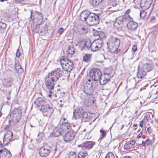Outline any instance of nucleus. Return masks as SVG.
I'll return each instance as SVG.
<instances>
[{"mask_svg": "<svg viewBox=\"0 0 158 158\" xmlns=\"http://www.w3.org/2000/svg\"><path fill=\"white\" fill-rule=\"evenodd\" d=\"M95 143L93 141H88L84 142L82 145L86 149H89L91 148L95 145Z\"/></svg>", "mask_w": 158, "mask_h": 158, "instance_id": "nucleus-26", "label": "nucleus"}, {"mask_svg": "<svg viewBox=\"0 0 158 158\" xmlns=\"http://www.w3.org/2000/svg\"><path fill=\"white\" fill-rule=\"evenodd\" d=\"M146 61L149 62L144 64L142 67L145 70V71L148 72L151 71L152 69L153 64L148 59H146Z\"/></svg>", "mask_w": 158, "mask_h": 158, "instance_id": "nucleus-16", "label": "nucleus"}, {"mask_svg": "<svg viewBox=\"0 0 158 158\" xmlns=\"http://www.w3.org/2000/svg\"><path fill=\"white\" fill-rule=\"evenodd\" d=\"M104 77H109L110 78V79L111 78V77L110 75H108L106 76V74H104L103 75Z\"/></svg>", "mask_w": 158, "mask_h": 158, "instance_id": "nucleus-62", "label": "nucleus"}, {"mask_svg": "<svg viewBox=\"0 0 158 158\" xmlns=\"http://www.w3.org/2000/svg\"><path fill=\"white\" fill-rule=\"evenodd\" d=\"M4 85L6 87H10L11 85V82L10 80H6L5 81Z\"/></svg>", "mask_w": 158, "mask_h": 158, "instance_id": "nucleus-42", "label": "nucleus"}, {"mask_svg": "<svg viewBox=\"0 0 158 158\" xmlns=\"http://www.w3.org/2000/svg\"><path fill=\"white\" fill-rule=\"evenodd\" d=\"M52 151V148L48 145H45L40 148L39 151L40 156L44 157L48 156Z\"/></svg>", "mask_w": 158, "mask_h": 158, "instance_id": "nucleus-10", "label": "nucleus"}, {"mask_svg": "<svg viewBox=\"0 0 158 158\" xmlns=\"http://www.w3.org/2000/svg\"><path fill=\"white\" fill-rule=\"evenodd\" d=\"M85 112V111L84 108L82 107H78L74 110L73 117L76 119L81 118Z\"/></svg>", "mask_w": 158, "mask_h": 158, "instance_id": "nucleus-13", "label": "nucleus"}, {"mask_svg": "<svg viewBox=\"0 0 158 158\" xmlns=\"http://www.w3.org/2000/svg\"><path fill=\"white\" fill-rule=\"evenodd\" d=\"M31 17L34 21L36 23V25H39L42 24L43 23V15L40 12L37 11H35L33 12V10H31Z\"/></svg>", "mask_w": 158, "mask_h": 158, "instance_id": "nucleus-5", "label": "nucleus"}, {"mask_svg": "<svg viewBox=\"0 0 158 158\" xmlns=\"http://www.w3.org/2000/svg\"><path fill=\"white\" fill-rule=\"evenodd\" d=\"M90 41L81 40L78 43L79 48L81 51L90 48Z\"/></svg>", "mask_w": 158, "mask_h": 158, "instance_id": "nucleus-14", "label": "nucleus"}, {"mask_svg": "<svg viewBox=\"0 0 158 158\" xmlns=\"http://www.w3.org/2000/svg\"><path fill=\"white\" fill-rule=\"evenodd\" d=\"M147 131L149 133L152 132V129L150 127H149L147 128Z\"/></svg>", "mask_w": 158, "mask_h": 158, "instance_id": "nucleus-56", "label": "nucleus"}, {"mask_svg": "<svg viewBox=\"0 0 158 158\" xmlns=\"http://www.w3.org/2000/svg\"><path fill=\"white\" fill-rule=\"evenodd\" d=\"M63 106V105L62 104H60V105L59 106L60 107V108H62Z\"/></svg>", "mask_w": 158, "mask_h": 158, "instance_id": "nucleus-64", "label": "nucleus"}, {"mask_svg": "<svg viewBox=\"0 0 158 158\" xmlns=\"http://www.w3.org/2000/svg\"><path fill=\"white\" fill-rule=\"evenodd\" d=\"M105 158H115V156L112 152H110L107 154Z\"/></svg>", "mask_w": 158, "mask_h": 158, "instance_id": "nucleus-45", "label": "nucleus"}, {"mask_svg": "<svg viewBox=\"0 0 158 158\" xmlns=\"http://www.w3.org/2000/svg\"><path fill=\"white\" fill-rule=\"evenodd\" d=\"M90 13V12L88 10L83 11L80 15V19L83 21H86L87 23Z\"/></svg>", "mask_w": 158, "mask_h": 158, "instance_id": "nucleus-22", "label": "nucleus"}, {"mask_svg": "<svg viewBox=\"0 0 158 158\" xmlns=\"http://www.w3.org/2000/svg\"><path fill=\"white\" fill-rule=\"evenodd\" d=\"M63 127L64 129H70L71 124H70L68 122H63L62 123Z\"/></svg>", "mask_w": 158, "mask_h": 158, "instance_id": "nucleus-39", "label": "nucleus"}, {"mask_svg": "<svg viewBox=\"0 0 158 158\" xmlns=\"http://www.w3.org/2000/svg\"><path fill=\"white\" fill-rule=\"evenodd\" d=\"M155 17L154 16H152L150 18V21L152 22H153V20H155Z\"/></svg>", "mask_w": 158, "mask_h": 158, "instance_id": "nucleus-59", "label": "nucleus"}, {"mask_svg": "<svg viewBox=\"0 0 158 158\" xmlns=\"http://www.w3.org/2000/svg\"><path fill=\"white\" fill-rule=\"evenodd\" d=\"M118 47L115 48L113 47L112 49H109L110 52H114L115 54H118L120 51V49L118 48Z\"/></svg>", "mask_w": 158, "mask_h": 158, "instance_id": "nucleus-40", "label": "nucleus"}, {"mask_svg": "<svg viewBox=\"0 0 158 158\" xmlns=\"http://www.w3.org/2000/svg\"><path fill=\"white\" fill-rule=\"evenodd\" d=\"M13 68L15 69L18 73H21L22 71L21 66L18 60H15L14 65L11 66Z\"/></svg>", "mask_w": 158, "mask_h": 158, "instance_id": "nucleus-24", "label": "nucleus"}, {"mask_svg": "<svg viewBox=\"0 0 158 158\" xmlns=\"http://www.w3.org/2000/svg\"><path fill=\"white\" fill-rule=\"evenodd\" d=\"M103 0H90V2L93 7L98 6Z\"/></svg>", "mask_w": 158, "mask_h": 158, "instance_id": "nucleus-30", "label": "nucleus"}, {"mask_svg": "<svg viewBox=\"0 0 158 158\" xmlns=\"http://www.w3.org/2000/svg\"><path fill=\"white\" fill-rule=\"evenodd\" d=\"M6 24L5 23L0 22V28L4 29L6 28Z\"/></svg>", "mask_w": 158, "mask_h": 158, "instance_id": "nucleus-48", "label": "nucleus"}, {"mask_svg": "<svg viewBox=\"0 0 158 158\" xmlns=\"http://www.w3.org/2000/svg\"><path fill=\"white\" fill-rule=\"evenodd\" d=\"M142 132H140V133L139 134V135L137 136V138L138 139L140 138L142 136Z\"/></svg>", "mask_w": 158, "mask_h": 158, "instance_id": "nucleus-57", "label": "nucleus"}, {"mask_svg": "<svg viewBox=\"0 0 158 158\" xmlns=\"http://www.w3.org/2000/svg\"><path fill=\"white\" fill-rule=\"evenodd\" d=\"M143 121L142 120L140 122V124H139V126L141 127H143Z\"/></svg>", "mask_w": 158, "mask_h": 158, "instance_id": "nucleus-58", "label": "nucleus"}, {"mask_svg": "<svg viewBox=\"0 0 158 158\" xmlns=\"http://www.w3.org/2000/svg\"><path fill=\"white\" fill-rule=\"evenodd\" d=\"M96 83L94 81H91L90 79L86 81L83 85L84 93L87 95H91L96 88Z\"/></svg>", "mask_w": 158, "mask_h": 158, "instance_id": "nucleus-3", "label": "nucleus"}, {"mask_svg": "<svg viewBox=\"0 0 158 158\" xmlns=\"http://www.w3.org/2000/svg\"><path fill=\"white\" fill-rule=\"evenodd\" d=\"M23 1L24 0H15L14 2L16 4L21 3L23 2Z\"/></svg>", "mask_w": 158, "mask_h": 158, "instance_id": "nucleus-53", "label": "nucleus"}, {"mask_svg": "<svg viewBox=\"0 0 158 158\" xmlns=\"http://www.w3.org/2000/svg\"><path fill=\"white\" fill-rule=\"evenodd\" d=\"M148 4H149L150 5L152 3V0H145Z\"/></svg>", "mask_w": 158, "mask_h": 158, "instance_id": "nucleus-55", "label": "nucleus"}, {"mask_svg": "<svg viewBox=\"0 0 158 158\" xmlns=\"http://www.w3.org/2000/svg\"><path fill=\"white\" fill-rule=\"evenodd\" d=\"M73 132V131H68L64 135L63 139L65 142H70L73 139L75 134Z\"/></svg>", "mask_w": 158, "mask_h": 158, "instance_id": "nucleus-15", "label": "nucleus"}, {"mask_svg": "<svg viewBox=\"0 0 158 158\" xmlns=\"http://www.w3.org/2000/svg\"><path fill=\"white\" fill-rule=\"evenodd\" d=\"M146 145L148 146L151 144L152 141L149 139H148L146 140Z\"/></svg>", "mask_w": 158, "mask_h": 158, "instance_id": "nucleus-50", "label": "nucleus"}, {"mask_svg": "<svg viewBox=\"0 0 158 158\" xmlns=\"http://www.w3.org/2000/svg\"><path fill=\"white\" fill-rule=\"evenodd\" d=\"M16 55L17 57H19L20 56V53L19 52H17Z\"/></svg>", "mask_w": 158, "mask_h": 158, "instance_id": "nucleus-61", "label": "nucleus"}, {"mask_svg": "<svg viewBox=\"0 0 158 158\" xmlns=\"http://www.w3.org/2000/svg\"><path fill=\"white\" fill-rule=\"evenodd\" d=\"M63 71L60 68L55 69L48 76L44 78V83L47 88L49 90L48 96L51 97L52 93L55 82L63 75Z\"/></svg>", "mask_w": 158, "mask_h": 158, "instance_id": "nucleus-1", "label": "nucleus"}, {"mask_svg": "<svg viewBox=\"0 0 158 158\" xmlns=\"http://www.w3.org/2000/svg\"><path fill=\"white\" fill-rule=\"evenodd\" d=\"M22 111L19 107L15 108L9 114V122L12 123L14 125L18 123L21 118Z\"/></svg>", "mask_w": 158, "mask_h": 158, "instance_id": "nucleus-2", "label": "nucleus"}, {"mask_svg": "<svg viewBox=\"0 0 158 158\" xmlns=\"http://www.w3.org/2000/svg\"><path fill=\"white\" fill-rule=\"evenodd\" d=\"M137 47L136 45H134L132 47V50L133 52H135L137 51Z\"/></svg>", "mask_w": 158, "mask_h": 158, "instance_id": "nucleus-52", "label": "nucleus"}, {"mask_svg": "<svg viewBox=\"0 0 158 158\" xmlns=\"http://www.w3.org/2000/svg\"><path fill=\"white\" fill-rule=\"evenodd\" d=\"M79 129V127L78 125L74 124V123H73L71 124L70 130L69 131H73V133H75Z\"/></svg>", "mask_w": 158, "mask_h": 158, "instance_id": "nucleus-34", "label": "nucleus"}, {"mask_svg": "<svg viewBox=\"0 0 158 158\" xmlns=\"http://www.w3.org/2000/svg\"><path fill=\"white\" fill-rule=\"evenodd\" d=\"M127 27L129 29L134 31L138 27V23L134 21H130L128 23Z\"/></svg>", "mask_w": 158, "mask_h": 158, "instance_id": "nucleus-25", "label": "nucleus"}, {"mask_svg": "<svg viewBox=\"0 0 158 158\" xmlns=\"http://www.w3.org/2000/svg\"><path fill=\"white\" fill-rule=\"evenodd\" d=\"M146 14V12L143 10L140 11V15L141 18H144Z\"/></svg>", "mask_w": 158, "mask_h": 158, "instance_id": "nucleus-46", "label": "nucleus"}, {"mask_svg": "<svg viewBox=\"0 0 158 158\" xmlns=\"http://www.w3.org/2000/svg\"><path fill=\"white\" fill-rule=\"evenodd\" d=\"M60 63L63 69L67 71H71L73 67V62L66 58L60 59Z\"/></svg>", "mask_w": 158, "mask_h": 158, "instance_id": "nucleus-4", "label": "nucleus"}, {"mask_svg": "<svg viewBox=\"0 0 158 158\" xmlns=\"http://www.w3.org/2000/svg\"><path fill=\"white\" fill-rule=\"evenodd\" d=\"M43 114L45 116H50L54 111L53 108L47 103L41 106L40 109Z\"/></svg>", "mask_w": 158, "mask_h": 158, "instance_id": "nucleus-8", "label": "nucleus"}, {"mask_svg": "<svg viewBox=\"0 0 158 158\" xmlns=\"http://www.w3.org/2000/svg\"><path fill=\"white\" fill-rule=\"evenodd\" d=\"M87 155V151L85 150H82L79 152L78 157L79 158H85Z\"/></svg>", "mask_w": 158, "mask_h": 158, "instance_id": "nucleus-31", "label": "nucleus"}, {"mask_svg": "<svg viewBox=\"0 0 158 158\" xmlns=\"http://www.w3.org/2000/svg\"><path fill=\"white\" fill-rule=\"evenodd\" d=\"M126 142L128 143V144H129V143L133 147L134 146V145L135 143V141L134 139L131 140L130 141H126Z\"/></svg>", "mask_w": 158, "mask_h": 158, "instance_id": "nucleus-47", "label": "nucleus"}, {"mask_svg": "<svg viewBox=\"0 0 158 158\" xmlns=\"http://www.w3.org/2000/svg\"><path fill=\"white\" fill-rule=\"evenodd\" d=\"M113 69L111 67H110L108 68H106L104 70V74H106V76L110 75L113 73Z\"/></svg>", "mask_w": 158, "mask_h": 158, "instance_id": "nucleus-32", "label": "nucleus"}, {"mask_svg": "<svg viewBox=\"0 0 158 158\" xmlns=\"http://www.w3.org/2000/svg\"><path fill=\"white\" fill-rule=\"evenodd\" d=\"M124 148L125 149L127 150H133L134 149L133 147L131 145L128 144V143L126 142V143L124 146Z\"/></svg>", "mask_w": 158, "mask_h": 158, "instance_id": "nucleus-38", "label": "nucleus"}, {"mask_svg": "<svg viewBox=\"0 0 158 158\" xmlns=\"http://www.w3.org/2000/svg\"><path fill=\"white\" fill-rule=\"evenodd\" d=\"M103 43L102 40H96L91 43L90 41V48L91 50L94 52L99 50L102 46V44Z\"/></svg>", "mask_w": 158, "mask_h": 158, "instance_id": "nucleus-9", "label": "nucleus"}, {"mask_svg": "<svg viewBox=\"0 0 158 158\" xmlns=\"http://www.w3.org/2000/svg\"><path fill=\"white\" fill-rule=\"evenodd\" d=\"M77 31L79 34H84L87 33L88 30L83 24H79L77 28Z\"/></svg>", "mask_w": 158, "mask_h": 158, "instance_id": "nucleus-19", "label": "nucleus"}, {"mask_svg": "<svg viewBox=\"0 0 158 158\" xmlns=\"http://www.w3.org/2000/svg\"><path fill=\"white\" fill-rule=\"evenodd\" d=\"M94 102V100L92 99L88 98L87 99H86V101H85V104L86 106L87 107H89V106L91 105Z\"/></svg>", "mask_w": 158, "mask_h": 158, "instance_id": "nucleus-35", "label": "nucleus"}, {"mask_svg": "<svg viewBox=\"0 0 158 158\" xmlns=\"http://www.w3.org/2000/svg\"><path fill=\"white\" fill-rule=\"evenodd\" d=\"M105 37V35L104 33L102 31H99V38L100 39L98 38L97 40H102V39L104 38Z\"/></svg>", "mask_w": 158, "mask_h": 158, "instance_id": "nucleus-44", "label": "nucleus"}, {"mask_svg": "<svg viewBox=\"0 0 158 158\" xmlns=\"http://www.w3.org/2000/svg\"><path fill=\"white\" fill-rule=\"evenodd\" d=\"M99 80L100 84L102 85H105L108 81H110V78L109 77H104L103 75H102Z\"/></svg>", "mask_w": 158, "mask_h": 158, "instance_id": "nucleus-27", "label": "nucleus"}, {"mask_svg": "<svg viewBox=\"0 0 158 158\" xmlns=\"http://www.w3.org/2000/svg\"><path fill=\"white\" fill-rule=\"evenodd\" d=\"M102 75L101 71L98 69H93L89 72L90 76L92 80L91 81H94L96 82V81L99 80Z\"/></svg>", "mask_w": 158, "mask_h": 158, "instance_id": "nucleus-7", "label": "nucleus"}, {"mask_svg": "<svg viewBox=\"0 0 158 158\" xmlns=\"http://www.w3.org/2000/svg\"><path fill=\"white\" fill-rule=\"evenodd\" d=\"M77 154L76 152H70L69 154V158H75L77 156Z\"/></svg>", "mask_w": 158, "mask_h": 158, "instance_id": "nucleus-43", "label": "nucleus"}, {"mask_svg": "<svg viewBox=\"0 0 158 158\" xmlns=\"http://www.w3.org/2000/svg\"><path fill=\"white\" fill-rule=\"evenodd\" d=\"M130 12V10L129 9L127 10L125 12V13L128 14Z\"/></svg>", "mask_w": 158, "mask_h": 158, "instance_id": "nucleus-63", "label": "nucleus"}, {"mask_svg": "<svg viewBox=\"0 0 158 158\" xmlns=\"http://www.w3.org/2000/svg\"><path fill=\"white\" fill-rule=\"evenodd\" d=\"M35 28L37 29L36 31V32H45L48 30V27L46 24L44 25L40 29L39 25H36Z\"/></svg>", "mask_w": 158, "mask_h": 158, "instance_id": "nucleus-28", "label": "nucleus"}, {"mask_svg": "<svg viewBox=\"0 0 158 158\" xmlns=\"http://www.w3.org/2000/svg\"><path fill=\"white\" fill-rule=\"evenodd\" d=\"M46 103V99L42 97H39L37 98L34 102L35 105L38 107H41Z\"/></svg>", "mask_w": 158, "mask_h": 158, "instance_id": "nucleus-18", "label": "nucleus"}, {"mask_svg": "<svg viewBox=\"0 0 158 158\" xmlns=\"http://www.w3.org/2000/svg\"><path fill=\"white\" fill-rule=\"evenodd\" d=\"M81 118L82 121L86 122L89 119L90 117L88 115V113L85 112Z\"/></svg>", "mask_w": 158, "mask_h": 158, "instance_id": "nucleus-36", "label": "nucleus"}, {"mask_svg": "<svg viewBox=\"0 0 158 158\" xmlns=\"http://www.w3.org/2000/svg\"><path fill=\"white\" fill-rule=\"evenodd\" d=\"M13 134L12 131H8L5 134L3 139V143L4 145H7L10 142L14 140L12 138Z\"/></svg>", "mask_w": 158, "mask_h": 158, "instance_id": "nucleus-12", "label": "nucleus"}, {"mask_svg": "<svg viewBox=\"0 0 158 158\" xmlns=\"http://www.w3.org/2000/svg\"><path fill=\"white\" fill-rule=\"evenodd\" d=\"M91 56V54H86L83 57V60L85 62H88L90 61Z\"/></svg>", "mask_w": 158, "mask_h": 158, "instance_id": "nucleus-37", "label": "nucleus"}, {"mask_svg": "<svg viewBox=\"0 0 158 158\" xmlns=\"http://www.w3.org/2000/svg\"><path fill=\"white\" fill-rule=\"evenodd\" d=\"M63 130H62L60 127H57L54 129L52 133H51L50 135L51 137H58L61 134V131Z\"/></svg>", "mask_w": 158, "mask_h": 158, "instance_id": "nucleus-23", "label": "nucleus"}, {"mask_svg": "<svg viewBox=\"0 0 158 158\" xmlns=\"http://www.w3.org/2000/svg\"><path fill=\"white\" fill-rule=\"evenodd\" d=\"M147 72L143 67H139V66L137 73V76L138 78H142L146 75Z\"/></svg>", "mask_w": 158, "mask_h": 158, "instance_id": "nucleus-20", "label": "nucleus"}, {"mask_svg": "<svg viewBox=\"0 0 158 158\" xmlns=\"http://www.w3.org/2000/svg\"><path fill=\"white\" fill-rule=\"evenodd\" d=\"M120 41L119 39L112 37L111 38V40L107 44L109 49H112L113 47H119L120 44Z\"/></svg>", "mask_w": 158, "mask_h": 158, "instance_id": "nucleus-11", "label": "nucleus"}, {"mask_svg": "<svg viewBox=\"0 0 158 158\" xmlns=\"http://www.w3.org/2000/svg\"><path fill=\"white\" fill-rule=\"evenodd\" d=\"M100 132H101V134L100 135V137L98 140L99 141L100 140L101 141V139H103L106 136V132L105 131L103 130L102 129H101Z\"/></svg>", "mask_w": 158, "mask_h": 158, "instance_id": "nucleus-41", "label": "nucleus"}, {"mask_svg": "<svg viewBox=\"0 0 158 158\" xmlns=\"http://www.w3.org/2000/svg\"><path fill=\"white\" fill-rule=\"evenodd\" d=\"M75 52V49L73 45L70 46L69 47L68 49L67 52L68 56H71L74 54Z\"/></svg>", "mask_w": 158, "mask_h": 158, "instance_id": "nucleus-29", "label": "nucleus"}, {"mask_svg": "<svg viewBox=\"0 0 158 158\" xmlns=\"http://www.w3.org/2000/svg\"><path fill=\"white\" fill-rule=\"evenodd\" d=\"M100 21L99 16L93 13L90 12L87 23L90 26L96 25Z\"/></svg>", "mask_w": 158, "mask_h": 158, "instance_id": "nucleus-6", "label": "nucleus"}, {"mask_svg": "<svg viewBox=\"0 0 158 158\" xmlns=\"http://www.w3.org/2000/svg\"><path fill=\"white\" fill-rule=\"evenodd\" d=\"M142 146H145V145H146V141H142Z\"/></svg>", "mask_w": 158, "mask_h": 158, "instance_id": "nucleus-60", "label": "nucleus"}, {"mask_svg": "<svg viewBox=\"0 0 158 158\" xmlns=\"http://www.w3.org/2000/svg\"><path fill=\"white\" fill-rule=\"evenodd\" d=\"M64 31V29L62 27L60 28L58 31V33L60 34H62Z\"/></svg>", "mask_w": 158, "mask_h": 158, "instance_id": "nucleus-51", "label": "nucleus"}, {"mask_svg": "<svg viewBox=\"0 0 158 158\" xmlns=\"http://www.w3.org/2000/svg\"><path fill=\"white\" fill-rule=\"evenodd\" d=\"M5 148H4V146H3V144H2V142L0 141V152H1L4 149H5Z\"/></svg>", "mask_w": 158, "mask_h": 158, "instance_id": "nucleus-49", "label": "nucleus"}, {"mask_svg": "<svg viewBox=\"0 0 158 158\" xmlns=\"http://www.w3.org/2000/svg\"><path fill=\"white\" fill-rule=\"evenodd\" d=\"M99 31H96L94 33V35L95 36H99Z\"/></svg>", "mask_w": 158, "mask_h": 158, "instance_id": "nucleus-54", "label": "nucleus"}, {"mask_svg": "<svg viewBox=\"0 0 158 158\" xmlns=\"http://www.w3.org/2000/svg\"><path fill=\"white\" fill-rule=\"evenodd\" d=\"M11 154L10 150L5 148L0 152V158H10Z\"/></svg>", "mask_w": 158, "mask_h": 158, "instance_id": "nucleus-17", "label": "nucleus"}, {"mask_svg": "<svg viewBox=\"0 0 158 158\" xmlns=\"http://www.w3.org/2000/svg\"><path fill=\"white\" fill-rule=\"evenodd\" d=\"M140 5L141 7L144 9L148 8L150 6L149 4H148V3L145 0H142L140 2Z\"/></svg>", "mask_w": 158, "mask_h": 158, "instance_id": "nucleus-33", "label": "nucleus"}, {"mask_svg": "<svg viewBox=\"0 0 158 158\" xmlns=\"http://www.w3.org/2000/svg\"><path fill=\"white\" fill-rule=\"evenodd\" d=\"M127 17H130V16L128 15L127 17H126V16L118 17L116 19L115 24L118 25L119 26H122L123 23L126 22Z\"/></svg>", "mask_w": 158, "mask_h": 158, "instance_id": "nucleus-21", "label": "nucleus"}]
</instances>
